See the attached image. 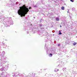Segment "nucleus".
Listing matches in <instances>:
<instances>
[{
	"instance_id": "obj_1",
	"label": "nucleus",
	"mask_w": 77,
	"mask_h": 77,
	"mask_svg": "<svg viewBox=\"0 0 77 77\" xmlns=\"http://www.w3.org/2000/svg\"><path fill=\"white\" fill-rule=\"evenodd\" d=\"M20 9H19L17 11V13L20 17H24L26 15V14H27V12L29 11V9L26 7V5H23L21 7H20Z\"/></svg>"
},
{
	"instance_id": "obj_2",
	"label": "nucleus",
	"mask_w": 77,
	"mask_h": 77,
	"mask_svg": "<svg viewBox=\"0 0 77 77\" xmlns=\"http://www.w3.org/2000/svg\"><path fill=\"white\" fill-rule=\"evenodd\" d=\"M0 71H5V67H2V68L0 69Z\"/></svg>"
},
{
	"instance_id": "obj_3",
	"label": "nucleus",
	"mask_w": 77,
	"mask_h": 77,
	"mask_svg": "<svg viewBox=\"0 0 77 77\" xmlns=\"http://www.w3.org/2000/svg\"><path fill=\"white\" fill-rule=\"evenodd\" d=\"M1 75H2V77H6L5 76H6V75H5V74H4V73H2L1 74Z\"/></svg>"
},
{
	"instance_id": "obj_4",
	"label": "nucleus",
	"mask_w": 77,
	"mask_h": 77,
	"mask_svg": "<svg viewBox=\"0 0 77 77\" xmlns=\"http://www.w3.org/2000/svg\"><path fill=\"white\" fill-rule=\"evenodd\" d=\"M52 56H53V54H52L50 53L49 54V57H52Z\"/></svg>"
},
{
	"instance_id": "obj_5",
	"label": "nucleus",
	"mask_w": 77,
	"mask_h": 77,
	"mask_svg": "<svg viewBox=\"0 0 77 77\" xmlns=\"http://www.w3.org/2000/svg\"><path fill=\"white\" fill-rule=\"evenodd\" d=\"M56 20H57V21H59V18L58 17H57L56 19Z\"/></svg>"
},
{
	"instance_id": "obj_6",
	"label": "nucleus",
	"mask_w": 77,
	"mask_h": 77,
	"mask_svg": "<svg viewBox=\"0 0 77 77\" xmlns=\"http://www.w3.org/2000/svg\"><path fill=\"white\" fill-rule=\"evenodd\" d=\"M57 71H59V69L56 68L55 69L54 71H55V72H57Z\"/></svg>"
},
{
	"instance_id": "obj_7",
	"label": "nucleus",
	"mask_w": 77,
	"mask_h": 77,
	"mask_svg": "<svg viewBox=\"0 0 77 77\" xmlns=\"http://www.w3.org/2000/svg\"><path fill=\"white\" fill-rule=\"evenodd\" d=\"M66 68L64 67V68H63V71H65V70H66Z\"/></svg>"
},
{
	"instance_id": "obj_8",
	"label": "nucleus",
	"mask_w": 77,
	"mask_h": 77,
	"mask_svg": "<svg viewBox=\"0 0 77 77\" xmlns=\"http://www.w3.org/2000/svg\"><path fill=\"white\" fill-rule=\"evenodd\" d=\"M2 54H5V51H3L2 52Z\"/></svg>"
},
{
	"instance_id": "obj_9",
	"label": "nucleus",
	"mask_w": 77,
	"mask_h": 77,
	"mask_svg": "<svg viewBox=\"0 0 77 77\" xmlns=\"http://www.w3.org/2000/svg\"><path fill=\"white\" fill-rule=\"evenodd\" d=\"M76 44H77L76 43H74L73 44V45H76Z\"/></svg>"
},
{
	"instance_id": "obj_10",
	"label": "nucleus",
	"mask_w": 77,
	"mask_h": 77,
	"mask_svg": "<svg viewBox=\"0 0 77 77\" xmlns=\"http://www.w3.org/2000/svg\"><path fill=\"white\" fill-rule=\"evenodd\" d=\"M61 9H62V10H64V7H61Z\"/></svg>"
},
{
	"instance_id": "obj_11",
	"label": "nucleus",
	"mask_w": 77,
	"mask_h": 77,
	"mask_svg": "<svg viewBox=\"0 0 77 77\" xmlns=\"http://www.w3.org/2000/svg\"><path fill=\"white\" fill-rule=\"evenodd\" d=\"M59 32H60V33H59V35H60H60H62V33L60 32V31H59Z\"/></svg>"
},
{
	"instance_id": "obj_12",
	"label": "nucleus",
	"mask_w": 77,
	"mask_h": 77,
	"mask_svg": "<svg viewBox=\"0 0 77 77\" xmlns=\"http://www.w3.org/2000/svg\"><path fill=\"white\" fill-rule=\"evenodd\" d=\"M42 24L40 25V27H42Z\"/></svg>"
},
{
	"instance_id": "obj_13",
	"label": "nucleus",
	"mask_w": 77,
	"mask_h": 77,
	"mask_svg": "<svg viewBox=\"0 0 77 77\" xmlns=\"http://www.w3.org/2000/svg\"><path fill=\"white\" fill-rule=\"evenodd\" d=\"M10 24H11L12 25V24H14V23H11V22Z\"/></svg>"
},
{
	"instance_id": "obj_14",
	"label": "nucleus",
	"mask_w": 77,
	"mask_h": 77,
	"mask_svg": "<svg viewBox=\"0 0 77 77\" xmlns=\"http://www.w3.org/2000/svg\"><path fill=\"white\" fill-rule=\"evenodd\" d=\"M70 1L72 2H74V1L72 0H70Z\"/></svg>"
},
{
	"instance_id": "obj_15",
	"label": "nucleus",
	"mask_w": 77,
	"mask_h": 77,
	"mask_svg": "<svg viewBox=\"0 0 77 77\" xmlns=\"http://www.w3.org/2000/svg\"><path fill=\"white\" fill-rule=\"evenodd\" d=\"M60 44H58V46L59 47V46H60Z\"/></svg>"
},
{
	"instance_id": "obj_16",
	"label": "nucleus",
	"mask_w": 77,
	"mask_h": 77,
	"mask_svg": "<svg viewBox=\"0 0 77 77\" xmlns=\"http://www.w3.org/2000/svg\"><path fill=\"white\" fill-rule=\"evenodd\" d=\"M34 7L36 8V7H37V5H35V6H34Z\"/></svg>"
},
{
	"instance_id": "obj_17",
	"label": "nucleus",
	"mask_w": 77,
	"mask_h": 77,
	"mask_svg": "<svg viewBox=\"0 0 77 77\" xmlns=\"http://www.w3.org/2000/svg\"><path fill=\"white\" fill-rule=\"evenodd\" d=\"M13 77H15V75H13Z\"/></svg>"
},
{
	"instance_id": "obj_18",
	"label": "nucleus",
	"mask_w": 77,
	"mask_h": 77,
	"mask_svg": "<svg viewBox=\"0 0 77 77\" xmlns=\"http://www.w3.org/2000/svg\"><path fill=\"white\" fill-rule=\"evenodd\" d=\"M31 9V7H29V9Z\"/></svg>"
},
{
	"instance_id": "obj_19",
	"label": "nucleus",
	"mask_w": 77,
	"mask_h": 77,
	"mask_svg": "<svg viewBox=\"0 0 77 77\" xmlns=\"http://www.w3.org/2000/svg\"><path fill=\"white\" fill-rule=\"evenodd\" d=\"M2 77V76L1 75H0V77Z\"/></svg>"
},
{
	"instance_id": "obj_20",
	"label": "nucleus",
	"mask_w": 77,
	"mask_h": 77,
	"mask_svg": "<svg viewBox=\"0 0 77 77\" xmlns=\"http://www.w3.org/2000/svg\"><path fill=\"white\" fill-rule=\"evenodd\" d=\"M44 70H46V69H44Z\"/></svg>"
},
{
	"instance_id": "obj_21",
	"label": "nucleus",
	"mask_w": 77,
	"mask_h": 77,
	"mask_svg": "<svg viewBox=\"0 0 77 77\" xmlns=\"http://www.w3.org/2000/svg\"><path fill=\"white\" fill-rule=\"evenodd\" d=\"M60 27H62V26H60Z\"/></svg>"
},
{
	"instance_id": "obj_22",
	"label": "nucleus",
	"mask_w": 77,
	"mask_h": 77,
	"mask_svg": "<svg viewBox=\"0 0 77 77\" xmlns=\"http://www.w3.org/2000/svg\"><path fill=\"white\" fill-rule=\"evenodd\" d=\"M19 75H20V74H19Z\"/></svg>"
},
{
	"instance_id": "obj_23",
	"label": "nucleus",
	"mask_w": 77,
	"mask_h": 77,
	"mask_svg": "<svg viewBox=\"0 0 77 77\" xmlns=\"http://www.w3.org/2000/svg\"><path fill=\"white\" fill-rule=\"evenodd\" d=\"M16 4H17V2H16Z\"/></svg>"
},
{
	"instance_id": "obj_24",
	"label": "nucleus",
	"mask_w": 77,
	"mask_h": 77,
	"mask_svg": "<svg viewBox=\"0 0 77 77\" xmlns=\"http://www.w3.org/2000/svg\"><path fill=\"white\" fill-rule=\"evenodd\" d=\"M68 13V11H67Z\"/></svg>"
}]
</instances>
